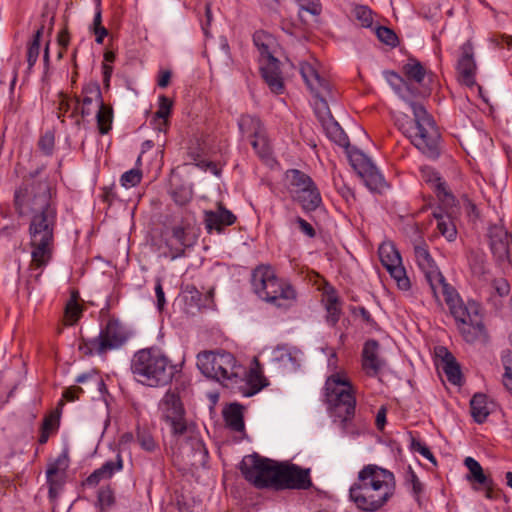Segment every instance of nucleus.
Returning a JSON list of instances; mask_svg holds the SVG:
<instances>
[{
    "instance_id": "ddd939ff",
    "label": "nucleus",
    "mask_w": 512,
    "mask_h": 512,
    "mask_svg": "<svg viewBox=\"0 0 512 512\" xmlns=\"http://www.w3.org/2000/svg\"><path fill=\"white\" fill-rule=\"evenodd\" d=\"M158 409L161 419L170 426L172 435L188 431L185 411L180 397L176 393L167 391L160 400Z\"/></svg>"
},
{
    "instance_id": "a18cd8bd",
    "label": "nucleus",
    "mask_w": 512,
    "mask_h": 512,
    "mask_svg": "<svg viewBox=\"0 0 512 512\" xmlns=\"http://www.w3.org/2000/svg\"><path fill=\"white\" fill-rule=\"evenodd\" d=\"M43 28L38 29L34 34L33 40L27 49V63L28 69L30 70L37 62L40 53V38L42 36Z\"/></svg>"
},
{
    "instance_id": "f257e3e1",
    "label": "nucleus",
    "mask_w": 512,
    "mask_h": 512,
    "mask_svg": "<svg viewBox=\"0 0 512 512\" xmlns=\"http://www.w3.org/2000/svg\"><path fill=\"white\" fill-rule=\"evenodd\" d=\"M15 205L21 215L30 216L29 246L30 279L38 282L54 252L56 208L52 203L51 188L47 182L33 183L15 194Z\"/></svg>"
},
{
    "instance_id": "864d4df0",
    "label": "nucleus",
    "mask_w": 512,
    "mask_h": 512,
    "mask_svg": "<svg viewBox=\"0 0 512 512\" xmlns=\"http://www.w3.org/2000/svg\"><path fill=\"white\" fill-rule=\"evenodd\" d=\"M326 298H327L326 308L329 313V317L333 322H336L338 320V316L340 313L338 298L333 291L330 293H327Z\"/></svg>"
},
{
    "instance_id": "72a5a7b5",
    "label": "nucleus",
    "mask_w": 512,
    "mask_h": 512,
    "mask_svg": "<svg viewBox=\"0 0 512 512\" xmlns=\"http://www.w3.org/2000/svg\"><path fill=\"white\" fill-rule=\"evenodd\" d=\"M275 291V298L268 299L267 302L284 309L290 307L295 302L296 293L290 284L283 282L280 285V289Z\"/></svg>"
},
{
    "instance_id": "680f3d73",
    "label": "nucleus",
    "mask_w": 512,
    "mask_h": 512,
    "mask_svg": "<svg viewBox=\"0 0 512 512\" xmlns=\"http://www.w3.org/2000/svg\"><path fill=\"white\" fill-rule=\"evenodd\" d=\"M493 289L499 296H507L510 292V284L504 278H498L493 281Z\"/></svg>"
},
{
    "instance_id": "cd10ccee",
    "label": "nucleus",
    "mask_w": 512,
    "mask_h": 512,
    "mask_svg": "<svg viewBox=\"0 0 512 512\" xmlns=\"http://www.w3.org/2000/svg\"><path fill=\"white\" fill-rule=\"evenodd\" d=\"M223 417L226 426L235 432H244L243 407L232 403L223 409Z\"/></svg>"
},
{
    "instance_id": "5701e85b",
    "label": "nucleus",
    "mask_w": 512,
    "mask_h": 512,
    "mask_svg": "<svg viewBox=\"0 0 512 512\" xmlns=\"http://www.w3.org/2000/svg\"><path fill=\"white\" fill-rule=\"evenodd\" d=\"M386 365L380 356L379 344L375 340H368L363 347L362 367L367 375L376 376Z\"/></svg>"
},
{
    "instance_id": "4d7b16f0",
    "label": "nucleus",
    "mask_w": 512,
    "mask_h": 512,
    "mask_svg": "<svg viewBox=\"0 0 512 512\" xmlns=\"http://www.w3.org/2000/svg\"><path fill=\"white\" fill-rule=\"evenodd\" d=\"M59 420V413L54 411L44 418L41 428L50 433H54L58 429Z\"/></svg>"
},
{
    "instance_id": "338daca9",
    "label": "nucleus",
    "mask_w": 512,
    "mask_h": 512,
    "mask_svg": "<svg viewBox=\"0 0 512 512\" xmlns=\"http://www.w3.org/2000/svg\"><path fill=\"white\" fill-rule=\"evenodd\" d=\"M503 363L505 367V373L503 375V385L507 390L511 389L512 384V372L509 365V359L503 358Z\"/></svg>"
},
{
    "instance_id": "ea45409f",
    "label": "nucleus",
    "mask_w": 512,
    "mask_h": 512,
    "mask_svg": "<svg viewBox=\"0 0 512 512\" xmlns=\"http://www.w3.org/2000/svg\"><path fill=\"white\" fill-rule=\"evenodd\" d=\"M97 126L101 134H107L112 127L113 110L111 107L103 104L96 111Z\"/></svg>"
},
{
    "instance_id": "dca6fc26",
    "label": "nucleus",
    "mask_w": 512,
    "mask_h": 512,
    "mask_svg": "<svg viewBox=\"0 0 512 512\" xmlns=\"http://www.w3.org/2000/svg\"><path fill=\"white\" fill-rule=\"evenodd\" d=\"M349 161L370 190L381 192L386 187L384 177L364 153L350 152Z\"/></svg>"
},
{
    "instance_id": "e433bc0d",
    "label": "nucleus",
    "mask_w": 512,
    "mask_h": 512,
    "mask_svg": "<svg viewBox=\"0 0 512 512\" xmlns=\"http://www.w3.org/2000/svg\"><path fill=\"white\" fill-rule=\"evenodd\" d=\"M437 221V230L449 242H452L457 237L456 225L448 214H434Z\"/></svg>"
},
{
    "instance_id": "f3484780",
    "label": "nucleus",
    "mask_w": 512,
    "mask_h": 512,
    "mask_svg": "<svg viewBox=\"0 0 512 512\" xmlns=\"http://www.w3.org/2000/svg\"><path fill=\"white\" fill-rule=\"evenodd\" d=\"M241 134L251 140V145L260 156L269 153V145L260 120L251 115H243L238 121Z\"/></svg>"
},
{
    "instance_id": "7ed1b4c3",
    "label": "nucleus",
    "mask_w": 512,
    "mask_h": 512,
    "mask_svg": "<svg viewBox=\"0 0 512 512\" xmlns=\"http://www.w3.org/2000/svg\"><path fill=\"white\" fill-rule=\"evenodd\" d=\"M131 372L142 385L163 387L172 381L178 369L159 349L146 348L137 351L132 357Z\"/></svg>"
},
{
    "instance_id": "49530a36",
    "label": "nucleus",
    "mask_w": 512,
    "mask_h": 512,
    "mask_svg": "<svg viewBox=\"0 0 512 512\" xmlns=\"http://www.w3.org/2000/svg\"><path fill=\"white\" fill-rule=\"evenodd\" d=\"M137 441L141 448L147 452H154L158 449V444L151 433L144 429L137 430Z\"/></svg>"
},
{
    "instance_id": "393cba45",
    "label": "nucleus",
    "mask_w": 512,
    "mask_h": 512,
    "mask_svg": "<svg viewBox=\"0 0 512 512\" xmlns=\"http://www.w3.org/2000/svg\"><path fill=\"white\" fill-rule=\"evenodd\" d=\"M204 220L207 230H212L220 233L224 227L230 226L235 223L236 216L221 203L217 204L216 210L205 211Z\"/></svg>"
},
{
    "instance_id": "2eb2a0df",
    "label": "nucleus",
    "mask_w": 512,
    "mask_h": 512,
    "mask_svg": "<svg viewBox=\"0 0 512 512\" xmlns=\"http://www.w3.org/2000/svg\"><path fill=\"white\" fill-rule=\"evenodd\" d=\"M378 253L382 265L396 281L399 289L404 291L409 290L410 280L406 275L401 256L394 244L390 241L383 242L378 249Z\"/></svg>"
},
{
    "instance_id": "0eeeda50",
    "label": "nucleus",
    "mask_w": 512,
    "mask_h": 512,
    "mask_svg": "<svg viewBox=\"0 0 512 512\" xmlns=\"http://www.w3.org/2000/svg\"><path fill=\"white\" fill-rule=\"evenodd\" d=\"M445 302L465 341L473 343L486 339L485 329L479 319L476 307H466L457 292L445 299Z\"/></svg>"
},
{
    "instance_id": "39448f33",
    "label": "nucleus",
    "mask_w": 512,
    "mask_h": 512,
    "mask_svg": "<svg viewBox=\"0 0 512 512\" xmlns=\"http://www.w3.org/2000/svg\"><path fill=\"white\" fill-rule=\"evenodd\" d=\"M408 105L412 110L414 123L401 124L400 129L421 153L429 158H437L440 154V133L433 117L420 103L409 101Z\"/></svg>"
},
{
    "instance_id": "f704fd0d",
    "label": "nucleus",
    "mask_w": 512,
    "mask_h": 512,
    "mask_svg": "<svg viewBox=\"0 0 512 512\" xmlns=\"http://www.w3.org/2000/svg\"><path fill=\"white\" fill-rule=\"evenodd\" d=\"M286 177L289 181L292 196L299 194L300 191H304L308 187H312V184H314L308 175L299 170L288 171Z\"/></svg>"
},
{
    "instance_id": "4468645a",
    "label": "nucleus",
    "mask_w": 512,
    "mask_h": 512,
    "mask_svg": "<svg viewBox=\"0 0 512 512\" xmlns=\"http://www.w3.org/2000/svg\"><path fill=\"white\" fill-rule=\"evenodd\" d=\"M312 485L310 470L297 465L278 463L274 488L277 489H308Z\"/></svg>"
},
{
    "instance_id": "4be33fe9",
    "label": "nucleus",
    "mask_w": 512,
    "mask_h": 512,
    "mask_svg": "<svg viewBox=\"0 0 512 512\" xmlns=\"http://www.w3.org/2000/svg\"><path fill=\"white\" fill-rule=\"evenodd\" d=\"M490 248L498 261L510 262V237L502 225H492L488 231Z\"/></svg>"
},
{
    "instance_id": "c03bdc74",
    "label": "nucleus",
    "mask_w": 512,
    "mask_h": 512,
    "mask_svg": "<svg viewBox=\"0 0 512 512\" xmlns=\"http://www.w3.org/2000/svg\"><path fill=\"white\" fill-rule=\"evenodd\" d=\"M82 315V307L76 300V297L73 295L71 299L66 304L64 321L67 325H74Z\"/></svg>"
},
{
    "instance_id": "a211bd4d",
    "label": "nucleus",
    "mask_w": 512,
    "mask_h": 512,
    "mask_svg": "<svg viewBox=\"0 0 512 512\" xmlns=\"http://www.w3.org/2000/svg\"><path fill=\"white\" fill-rule=\"evenodd\" d=\"M284 281L279 280L270 266H258L252 274V286L255 293L263 300L275 298L277 289Z\"/></svg>"
},
{
    "instance_id": "4c0bfd02",
    "label": "nucleus",
    "mask_w": 512,
    "mask_h": 512,
    "mask_svg": "<svg viewBox=\"0 0 512 512\" xmlns=\"http://www.w3.org/2000/svg\"><path fill=\"white\" fill-rule=\"evenodd\" d=\"M403 73L407 79L422 83L426 75V69L415 58H409L403 66Z\"/></svg>"
},
{
    "instance_id": "a19ab883",
    "label": "nucleus",
    "mask_w": 512,
    "mask_h": 512,
    "mask_svg": "<svg viewBox=\"0 0 512 512\" xmlns=\"http://www.w3.org/2000/svg\"><path fill=\"white\" fill-rule=\"evenodd\" d=\"M171 245L175 244V253L171 255V259L174 260L179 256L183 255L184 249L188 246L186 242L185 228L182 226H176L172 229Z\"/></svg>"
},
{
    "instance_id": "e2e57ef3",
    "label": "nucleus",
    "mask_w": 512,
    "mask_h": 512,
    "mask_svg": "<svg viewBox=\"0 0 512 512\" xmlns=\"http://www.w3.org/2000/svg\"><path fill=\"white\" fill-rule=\"evenodd\" d=\"M54 146V135L52 133L44 134L39 140V147L45 154H50Z\"/></svg>"
},
{
    "instance_id": "20e7f679",
    "label": "nucleus",
    "mask_w": 512,
    "mask_h": 512,
    "mask_svg": "<svg viewBox=\"0 0 512 512\" xmlns=\"http://www.w3.org/2000/svg\"><path fill=\"white\" fill-rule=\"evenodd\" d=\"M336 362V355L332 354L328 360L332 373L325 382V397L332 416L345 423L355 412V390L347 374L343 370H337Z\"/></svg>"
},
{
    "instance_id": "1a4fd4ad",
    "label": "nucleus",
    "mask_w": 512,
    "mask_h": 512,
    "mask_svg": "<svg viewBox=\"0 0 512 512\" xmlns=\"http://www.w3.org/2000/svg\"><path fill=\"white\" fill-rule=\"evenodd\" d=\"M414 256L417 266L424 274L438 304H440L441 296H443L445 300L450 294L452 296L456 293V290L445 282V278L432 258L426 244L415 245Z\"/></svg>"
},
{
    "instance_id": "6e6552de",
    "label": "nucleus",
    "mask_w": 512,
    "mask_h": 512,
    "mask_svg": "<svg viewBox=\"0 0 512 512\" xmlns=\"http://www.w3.org/2000/svg\"><path fill=\"white\" fill-rule=\"evenodd\" d=\"M300 73L307 87L316 98L314 102L315 112L321 122H323V119L331 117L328 101L335 99L332 95L329 81L321 75L319 63L316 60H313V62H302L300 64Z\"/></svg>"
},
{
    "instance_id": "b1692460",
    "label": "nucleus",
    "mask_w": 512,
    "mask_h": 512,
    "mask_svg": "<svg viewBox=\"0 0 512 512\" xmlns=\"http://www.w3.org/2000/svg\"><path fill=\"white\" fill-rule=\"evenodd\" d=\"M83 98H75V105H81V114L83 117L90 116L93 112L102 106V94L97 82H90L86 84L82 90Z\"/></svg>"
},
{
    "instance_id": "f03ea898",
    "label": "nucleus",
    "mask_w": 512,
    "mask_h": 512,
    "mask_svg": "<svg viewBox=\"0 0 512 512\" xmlns=\"http://www.w3.org/2000/svg\"><path fill=\"white\" fill-rule=\"evenodd\" d=\"M396 480L393 472L376 464H367L349 489L350 500L364 512H376L393 497Z\"/></svg>"
},
{
    "instance_id": "0e129e2a",
    "label": "nucleus",
    "mask_w": 512,
    "mask_h": 512,
    "mask_svg": "<svg viewBox=\"0 0 512 512\" xmlns=\"http://www.w3.org/2000/svg\"><path fill=\"white\" fill-rule=\"evenodd\" d=\"M296 224L298 225L299 229L308 237L312 238L315 236V230L312 227L310 223H308L306 220H304L301 217H297L295 219Z\"/></svg>"
},
{
    "instance_id": "37998d69",
    "label": "nucleus",
    "mask_w": 512,
    "mask_h": 512,
    "mask_svg": "<svg viewBox=\"0 0 512 512\" xmlns=\"http://www.w3.org/2000/svg\"><path fill=\"white\" fill-rule=\"evenodd\" d=\"M247 384L250 388L247 391H243V395L252 396L266 386V380L260 372L251 370L247 375Z\"/></svg>"
},
{
    "instance_id": "bf43d9fd",
    "label": "nucleus",
    "mask_w": 512,
    "mask_h": 512,
    "mask_svg": "<svg viewBox=\"0 0 512 512\" xmlns=\"http://www.w3.org/2000/svg\"><path fill=\"white\" fill-rule=\"evenodd\" d=\"M412 448H413L414 451H416L419 454H421L424 458H426L427 460H429L433 464H436V459H435L434 455L432 454L430 449L425 444H423L420 441L413 440L412 441Z\"/></svg>"
},
{
    "instance_id": "c9c22d12",
    "label": "nucleus",
    "mask_w": 512,
    "mask_h": 512,
    "mask_svg": "<svg viewBox=\"0 0 512 512\" xmlns=\"http://www.w3.org/2000/svg\"><path fill=\"white\" fill-rule=\"evenodd\" d=\"M470 407L471 415L477 423H483L490 413L487 397L481 393H477L472 397Z\"/></svg>"
},
{
    "instance_id": "f8f14e48",
    "label": "nucleus",
    "mask_w": 512,
    "mask_h": 512,
    "mask_svg": "<svg viewBox=\"0 0 512 512\" xmlns=\"http://www.w3.org/2000/svg\"><path fill=\"white\" fill-rule=\"evenodd\" d=\"M277 462L262 458L257 454L243 458L240 469L247 481L258 488L273 487Z\"/></svg>"
},
{
    "instance_id": "774afa93",
    "label": "nucleus",
    "mask_w": 512,
    "mask_h": 512,
    "mask_svg": "<svg viewBox=\"0 0 512 512\" xmlns=\"http://www.w3.org/2000/svg\"><path fill=\"white\" fill-rule=\"evenodd\" d=\"M58 44L61 47V50L58 53L59 57H62L63 50H65L69 44V35L66 31H62L58 35Z\"/></svg>"
},
{
    "instance_id": "8fccbe9b",
    "label": "nucleus",
    "mask_w": 512,
    "mask_h": 512,
    "mask_svg": "<svg viewBox=\"0 0 512 512\" xmlns=\"http://www.w3.org/2000/svg\"><path fill=\"white\" fill-rule=\"evenodd\" d=\"M375 33L378 39L386 45L396 46L398 42V38L393 30L390 28L379 26L376 28Z\"/></svg>"
},
{
    "instance_id": "3c124183",
    "label": "nucleus",
    "mask_w": 512,
    "mask_h": 512,
    "mask_svg": "<svg viewBox=\"0 0 512 512\" xmlns=\"http://www.w3.org/2000/svg\"><path fill=\"white\" fill-rule=\"evenodd\" d=\"M299 5V15L302 16V11H306L314 16L321 13L322 7L319 0H295Z\"/></svg>"
},
{
    "instance_id": "7c9ffc66",
    "label": "nucleus",
    "mask_w": 512,
    "mask_h": 512,
    "mask_svg": "<svg viewBox=\"0 0 512 512\" xmlns=\"http://www.w3.org/2000/svg\"><path fill=\"white\" fill-rule=\"evenodd\" d=\"M253 41L260 53V63L276 59L272 54L275 39L264 31H258L253 36Z\"/></svg>"
},
{
    "instance_id": "79ce46f5",
    "label": "nucleus",
    "mask_w": 512,
    "mask_h": 512,
    "mask_svg": "<svg viewBox=\"0 0 512 512\" xmlns=\"http://www.w3.org/2000/svg\"><path fill=\"white\" fill-rule=\"evenodd\" d=\"M203 149L194 150L192 147L189 149V157L194 161V164L204 171H211L214 175L218 176L220 170L215 163L207 161L202 158Z\"/></svg>"
},
{
    "instance_id": "423d86ee",
    "label": "nucleus",
    "mask_w": 512,
    "mask_h": 512,
    "mask_svg": "<svg viewBox=\"0 0 512 512\" xmlns=\"http://www.w3.org/2000/svg\"><path fill=\"white\" fill-rule=\"evenodd\" d=\"M197 367L203 375L215 379L222 384H237L245 374L244 368L238 364L230 352L223 350L204 351L197 355Z\"/></svg>"
},
{
    "instance_id": "de8ad7c7",
    "label": "nucleus",
    "mask_w": 512,
    "mask_h": 512,
    "mask_svg": "<svg viewBox=\"0 0 512 512\" xmlns=\"http://www.w3.org/2000/svg\"><path fill=\"white\" fill-rule=\"evenodd\" d=\"M142 179V173L138 169H131L122 174L120 183L125 188L135 187L140 183Z\"/></svg>"
},
{
    "instance_id": "2f4dec72",
    "label": "nucleus",
    "mask_w": 512,
    "mask_h": 512,
    "mask_svg": "<svg viewBox=\"0 0 512 512\" xmlns=\"http://www.w3.org/2000/svg\"><path fill=\"white\" fill-rule=\"evenodd\" d=\"M293 198L299 202L306 211L315 210L321 203V196L315 184H312V187H308L304 191H300L299 194H296Z\"/></svg>"
},
{
    "instance_id": "6e6d98bb",
    "label": "nucleus",
    "mask_w": 512,
    "mask_h": 512,
    "mask_svg": "<svg viewBox=\"0 0 512 512\" xmlns=\"http://www.w3.org/2000/svg\"><path fill=\"white\" fill-rule=\"evenodd\" d=\"M468 261L473 274L480 276L485 272L484 258L482 255L472 253Z\"/></svg>"
},
{
    "instance_id": "69168bd1",
    "label": "nucleus",
    "mask_w": 512,
    "mask_h": 512,
    "mask_svg": "<svg viewBox=\"0 0 512 512\" xmlns=\"http://www.w3.org/2000/svg\"><path fill=\"white\" fill-rule=\"evenodd\" d=\"M155 294L157 299V307L159 310H162L166 304V299L160 279L156 280Z\"/></svg>"
},
{
    "instance_id": "052dcab7",
    "label": "nucleus",
    "mask_w": 512,
    "mask_h": 512,
    "mask_svg": "<svg viewBox=\"0 0 512 512\" xmlns=\"http://www.w3.org/2000/svg\"><path fill=\"white\" fill-rule=\"evenodd\" d=\"M172 102L165 96L159 98V108L156 112L157 117L166 119L171 111Z\"/></svg>"
},
{
    "instance_id": "5fc2aeb1",
    "label": "nucleus",
    "mask_w": 512,
    "mask_h": 512,
    "mask_svg": "<svg viewBox=\"0 0 512 512\" xmlns=\"http://www.w3.org/2000/svg\"><path fill=\"white\" fill-rule=\"evenodd\" d=\"M114 493L110 487H102L98 492V502L101 509L110 507L114 503Z\"/></svg>"
},
{
    "instance_id": "58836bf2",
    "label": "nucleus",
    "mask_w": 512,
    "mask_h": 512,
    "mask_svg": "<svg viewBox=\"0 0 512 512\" xmlns=\"http://www.w3.org/2000/svg\"><path fill=\"white\" fill-rule=\"evenodd\" d=\"M443 371L452 384L459 385L461 383L460 367L455 358L449 353H446L443 358Z\"/></svg>"
},
{
    "instance_id": "a878e982",
    "label": "nucleus",
    "mask_w": 512,
    "mask_h": 512,
    "mask_svg": "<svg viewBox=\"0 0 512 512\" xmlns=\"http://www.w3.org/2000/svg\"><path fill=\"white\" fill-rule=\"evenodd\" d=\"M262 77L273 93L281 94L284 91V83L281 76L278 59L260 63Z\"/></svg>"
},
{
    "instance_id": "aec40b11",
    "label": "nucleus",
    "mask_w": 512,
    "mask_h": 512,
    "mask_svg": "<svg viewBox=\"0 0 512 512\" xmlns=\"http://www.w3.org/2000/svg\"><path fill=\"white\" fill-rule=\"evenodd\" d=\"M69 466L67 454L59 455L48 464L46 478L49 486V498L56 500L62 491L66 479V472Z\"/></svg>"
},
{
    "instance_id": "09e8293b",
    "label": "nucleus",
    "mask_w": 512,
    "mask_h": 512,
    "mask_svg": "<svg viewBox=\"0 0 512 512\" xmlns=\"http://www.w3.org/2000/svg\"><path fill=\"white\" fill-rule=\"evenodd\" d=\"M384 77L389 85L406 101V97L402 89V85L405 84V80L393 71H385Z\"/></svg>"
},
{
    "instance_id": "bb28decb",
    "label": "nucleus",
    "mask_w": 512,
    "mask_h": 512,
    "mask_svg": "<svg viewBox=\"0 0 512 512\" xmlns=\"http://www.w3.org/2000/svg\"><path fill=\"white\" fill-rule=\"evenodd\" d=\"M122 468V457L120 454H117L115 460L106 461L86 479V482L88 485H97L100 481L111 478L116 472L122 470Z\"/></svg>"
},
{
    "instance_id": "13d9d810",
    "label": "nucleus",
    "mask_w": 512,
    "mask_h": 512,
    "mask_svg": "<svg viewBox=\"0 0 512 512\" xmlns=\"http://www.w3.org/2000/svg\"><path fill=\"white\" fill-rule=\"evenodd\" d=\"M405 480L406 483L411 486L414 494L419 495L422 492V484L411 468L407 471Z\"/></svg>"
},
{
    "instance_id": "c756f323",
    "label": "nucleus",
    "mask_w": 512,
    "mask_h": 512,
    "mask_svg": "<svg viewBox=\"0 0 512 512\" xmlns=\"http://www.w3.org/2000/svg\"><path fill=\"white\" fill-rule=\"evenodd\" d=\"M464 465L469 471L466 475L467 481L479 484L484 488L490 487L492 481L484 474L483 468L477 460L472 457H466Z\"/></svg>"
},
{
    "instance_id": "9b49d317",
    "label": "nucleus",
    "mask_w": 512,
    "mask_h": 512,
    "mask_svg": "<svg viewBox=\"0 0 512 512\" xmlns=\"http://www.w3.org/2000/svg\"><path fill=\"white\" fill-rule=\"evenodd\" d=\"M173 438V453L183 464L194 468L205 465L208 452L193 428L188 427L185 433L173 434Z\"/></svg>"
},
{
    "instance_id": "412c9836",
    "label": "nucleus",
    "mask_w": 512,
    "mask_h": 512,
    "mask_svg": "<svg viewBox=\"0 0 512 512\" xmlns=\"http://www.w3.org/2000/svg\"><path fill=\"white\" fill-rule=\"evenodd\" d=\"M270 360L279 368L294 372L301 366L303 353L295 346L282 344L272 348Z\"/></svg>"
},
{
    "instance_id": "9d476101",
    "label": "nucleus",
    "mask_w": 512,
    "mask_h": 512,
    "mask_svg": "<svg viewBox=\"0 0 512 512\" xmlns=\"http://www.w3.org/2000/svg\"><path fill=\"white\" fill-rule=\"evenodd\" d=\"M128 339L125 327L116 319H110L97 337L83 340L80 349L86 354L104 355L119 349Z\"/></svg>"
},
{
    "instance_id": "c85d7f7f",
    "label": "nucleus",
    "mask_w": 512,
    "mask_h": 512,
    "mask_svg": "<svg viewBox=\"0 0 512 512\" xmlns=\"http://www.w3.org/2000/svg\"><path fill=\"white\" fill-rule=\"evenodd\" d=\"M421 176L422 179L435 190L441 200L448 201L451 198L445 182L441 180L438 173L433 168L422 167Z\"/></svg>"
},
{
    "instance_id": "603ef678",
    "label": "nucleus",
    "mask_w": 512,
    "mask_h": 512,
    "mask_svg": "<svg viewBox=\"0 0 512 512\" xmlns=\"http://www.w3.org/2000/svg\"><path fill=\"white\" fill-rule=\"evenodd\" d=\"M354 16L363 27H370L372 25V11L367 6H357L354 9Z\"/></svg>"
},
{
    "instance_id": "473e14b6",
    "label": "nucleus",
    "mask_w": 512,
    "mask_h": 512,
    "mask_svg": "<svg viewBox=\"0 0 512 512\" xmlns=\"http://www.w3.org/2000/svg\"><path fill=\"white\" fill-rule=\"evenodd\" d=\"M323 129L326 135L336 144L346 147L349 144L348 137L341 126L332 118L323 119Z\"/></svg>"
},
{
    "instance_id": "6ab92c4d",
    "label": "nucleus",
    "mask_w": 512,
    "mask_h": 512,
    "mask_svg": "<svg viewBox=\"0 0 512 512\" xmlns=\"http://www.w3.org/2000/svg\"><path fill=\"white\" fill-rule=\"evenodd\" d=\"M457 71L460 82L470 89H476L479 94L481 87L476 83L477 66L474 60V48L470 41L461 46L460 56L457 63Z\"/></svg>"
}]
</instances>
